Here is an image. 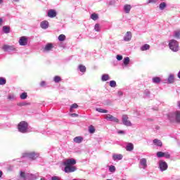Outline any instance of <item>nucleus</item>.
Returning a JSON list of instances; mask_svg holds the SVG:
<instances>
[{
    "mask_svg": "<svg viewBox=\"0 0 180 180\" xmlns=\"http://www.w3.org/2000/svg\"><path fill=\"white\" fill-rule=\"evenodd\" d=\"M3 30H4V33H9V32H10L9 27L4 26Z\"/></svg>",
    "mask_w": 180,
    "mask_h": 180,
    "instance_id": "c03bdc74",
    "label": "nucleus"
},
{
    "mask_svg": "<svg viewBox=\"0 0 180 180\" xmlns=\"http://www.w3.org/2000/svg\"><path fill=\"white\" fill-rule=\"evenodd\" d=\"M156 155H157V157H158V158H161L164 157L165 153L160 151V152H158V153H157Z\"/></svg>",
    "mask_w": 180,
    "mask_h": 180,
    "instance_id": "ea45409f",
    "label": "nucleus"
},
{
    "mask_svg": "<svg viewBox=\"0 0 180 180\" xmlns=\"http://www.w3.org/2000/svg\"><path fill=\"white\" fill-rule=\"evenodd\" d=\"M118 134H124V131H118Z\"/></svg>",
    "mask_w": 180,
    "mask_h": 180,
    "instance_id": "5fc2aeb1",
    "label": "nucleus"
},
{
    "mask_svg": "<svg viewBox=\"0 0 180 180\" xmlns=\"http://www.w3.org/2000/svg\"><path fill=\"white\" fill-rule=\"evenodd\" d=\"M78 69L79 70V72H83V74L86 72V67H85L84 65H79L78 66Z\"/></svg>",
    "mask_w": 180,
    "mask_h": 180,
    "instance_id": "412c9836",
    "label": "nucleus"
},
{
    "mask_svg": "<svg viewBox=\"0 0 180 180\" xmlns=\"http://www.w3.org/2000/svg\"><path fill=\"white\" fill-rule=\"evenodd\" d=\"M6 84V79L4 77H0V85H5Z\"/></svg>",
    "mask_w": 180,
    "mask_h": 180,
    "instance_id": "79ce46f5",
    "label": "nucleus"
},
{
    "mask_svg": "<svg viewBox=\"0 0 180 180\" xmlns=\"http://www.w3.org/2000/svg\"><path fill=\"white\" fill-rule=\"evenodd\" d=\"M40 86H42V87L46 86V82L44 81L41 82Z\"/></svg>",
    "mask_w": 180,
    "mask_h": 180,
    "instance_id": "8fccbe9b",
    "label": "nucleus"
},
{
    "mask_svg": "<svg viewBox=\"0 0 180 180\" xmlns=\"http://www.w3.org/2000/svg\"><path fill=\"white\" fill-rule=\"evenodd\" d=\"M77 108H78V104L77 103H74L70 106V112H72V110L74 109H77Z\"/></svg>",
    "mask_w": 180,
    "mask_h": 180,
    "instance_id": "58836bf2",
    "label": "nucleus"
},
{
    "mask_svg": "<svg viewBox=\"0 0 180 180\" xmlns=\"http://www.w3.org/2000/svg\"><path fill=\"white\" fill-rule=\"evenodd\" d=\"M70 116L72 117H78V114H77V113H72V114H70Z\"/></svg>",
    "mask_w": 180,
    "mask_h": 180,
    "instance_id": "3c124183",
    "label": "nucleus"
},
{
    "mask_svg": "<svg viewBox=\"0 0 180 180\" xmlns=\"http://www.w3.org/2000/svg\"><path fill=\"white\" fill-rule=\"evenodd\" d=\"M14 2H19V0H13Z\"/></svg>",
    "mask_w": 180,
    "mask_h": 180,
    "instance_id": "052dcab7",
    "label": "nucleus"
},
{
    "mask_svg": "<svg viewBox=\"0 0 180 180\" xmlns=\"http://www.w3.org/2000/svg\"><path fill=\"white\" fill-rule=\"evenodd\" d=\"M75 164H77V160L74 158L65 159L63 161V165H65L64 172L66 174L75 172L77 170V167L75 166Z\"/></svg>",
    "mask_w": 180,
    "mask_h": 180,
    "instance_id": "f257e3e1",
    "label": "nucleus"
},
{
    "mask_svg": "<svg viewBox=\"0 0 180 180\" xmlns=\"http://www.w3.org/2000/svg\"><path fill=\"white\" fill-rule=\"evenodd\" d=\"M58 39L59 41H64V40H65V36L64 34H60L58 36Z\"/></svg>",
    "mask_w": 180,
    "mask_h": 180,
    "instance_id": "4c0bfd02",
    "label": "nucleus"
},
{
    "mask_svg": "<svg viewBox=\"0 0 180 180\" xmlns=\"http://www.w3.org/2000/svg\"><path fill=\"white\" fill-rule=\"evenodd\" d=\"M116 58L118 61H122V60H123V56L122 55H117Z\"/></svg>",
    "mask_w": 180,
    "mask_h": 180,
    "instance_id": "a18cd8bd",
    "label": "nucleus"
},
{
    "mask_svg": "<svg viewBox=\"0 0 180 180\" xmlns=\"http://www.w3.org/2000/svg\"><path fill=\"white\" fill-rule=\"evenodd\" d=\"M169 47L172 51L176 53L179 51V43L175 39H171L169 41Z\"/></svg>",
    "mask_w": 180,
    "mask_h": 180,
    "instance_id": "7ed1b4c3",
    "label": "nucleus"
},
{
    "mask_svg": "<svg viewBox=\"0 0 180 180\" xmlns=\"http://www.w3.org/2000/svg\"><path fill=\"white\" fill-rule=\"evenodd\" d=\"M124 11L125 13H130V11H131V6L130 4L124 5Z\"/></svg>",
    "mask_w": 180,
    "mask_h": 180,
    "instance_id": "a211bd4d",
    "label": "nucleus"
},
{
    "mask_svg": "<svg viewBox=\"0 0 180 180\" xmlns=\"http://www.w3.org/2000/svg\"><path fill=\"white\" fill-rule=\"evenodd\" d=\"M95 127H94V125H90L89 127V133L91 134H94V133H95Z\"/></svg>",
    "mask_w": 180,
    "mask_h": 180,
    "instance_id": "c756f323",
    "label": "nucleus"
},
{
    "mask_svg": "<svg viewBox=\"0 0 180 180\" xmlns=\"http://www.w3.org/2000/svg\"><path fill=\"white\" fill-rule=\"evenodd\" d=\"M110 4H115V1H110Z\"/></svg>",
    "mask_w": 180,
    "mask_h": 180,
    "instance_id": "680f3d73",
    "label": "nucleus"
},
{
    "mask_svg": "<svg viewBox=\"0 0 180 180\" xmlns=\"http://www.w3.org/2000/svg\"><path fill=\"white\" fill-rule=\"evenodd\" d=\"M30 103H27L26 101L18 103V106H29Z\"/></svg>",
    "mask_w": 180,
    "mask_h": 180,
    "instance_id": "f704fd0d",
    "label": "nucleus"
},
{
    "mask_svg": "<svg viewBox=\"0 0 180 180\" xmlns=\"http://www.w3.org/2000/svg\"><path fill=\"white\" fill-rule=\"evenodd\" d=\"M96 112H99V113H108V110L102 109V108H96Z\"/></svg>",
    "mask_w": 180,
    "mask_h": 180,
    "instance_id": "e433bc0d",
    "label": "nucleus"
},
{
    "mask_svg": "<svg viewBox=\"0 0 180 180\" xmlns=\"http://www.w3.org/2000/svg\"><path fill=\"white\" fill-rule=\"evenodd\" d=\"M173 37H175V39H180V30L174 31Z\"/></svg>",
    "mask_w": 180,
    "mask_h": 180,
    "instance_id": "c85d7f7f",
    "label": "nucleus"
},
{
    "mask_svg": "<svg viewBox=\"0 0 180 180\" xmlns=\"http://www.w3.org/2000/svg\"><path fill=\"white\" fill-rule=\"evenodd\" d=\"M40 180H46V179H44V177L41 178Z\"/></svg>",
    "mask_w": 180,
    "mask_h": 180,
    "instance_id": "e2e57ef3",
    "label": "nucleus"
},
{
    "mask_svg": "<svg viewBox=\"0 0 180 180\" xmlns=\"http://www.w3.org/2000/svg\"><path fill=\"white\" fill-rule=\"evenodd\" d=\"M51 180H60V179L58 176H54L51 178Z\"/></svg>",
    "mask_w": 180,
    "mask_h": 180,
    "instance_id": "603ef678",
    "label": "nucleus"
},
{
    "mask_svg": "<svg viewBox=\"0 0 180 180\" xmlns=\"http://www.w3.org/2000/svg\"><path fill=\"white\" fill-rule=\"evenodd\" d=\"M153 143L155 146H158V147H162V142L158 139H154Z\"/></svg>",
    "mask_w": 180,
    "mask_h": 180,
    "instance_id": "b1692460",
    "label": "nucleus"
},
{
    "mask_svg": "<svg viewBox=\"0 0 180 180\" xmlns=\"http://www.w3.org/2000/svg\"><path fill=\"white\" fill-rule=\"evenodd\" d=\"M1 4H4V0H0V5Z\"/></svg>",
    "mask_w": 180,
    "mask_h": 180,
    "instance_id": "bf43d9fd",
    "label": "nucleus"
},
{
    "mask_svg": "<svg viewBox=\"0 0 180 180\" xmlns=\"http://www.w3.org/2000/svg\"><path fill=\"white\" fill-rule=\"evenodd\" d=\"M109 79H110V77L108 74H103L101 76V81L103 82H105L106 81H109Z\"/></svg>",
    "mask_w": 180,
    "mask_h": 180,
    "instance_id": "aec40b11",
    "label": "nucleus"
},
{
    "mask_svg": "<svg viewBox=\"0 0 180 180\" xmlns=\"http://www.w3.org/2000/svg\"><path fill=\"white\" fill-rule=\"evenodd\" d=\"M152 82H153V84H160L161 82V78L158 77H153L152 79Z\"/></svg>",
    "mask_w": 180,
    "mask_h": 180,
    "instance_id": "a878e982",
    "label": "nucleus"
},
{
    "mask_svg": "<svg viewBox=\"0 0 180 180\" xmlns=\"http://www.w3.org/2000/svg\"><path fill=\"white\" fill-rule=\"evenodd\" d=\"M168 119L170 122H176L177 123H180V111L170 112L168 115Z\"/></svg>",
    "mask_w": 180,
    "mask_h": 180,
    "instance_id": "f03ea898",
    "label": "nucleus"
},
{
    "mask_svg": "<svg viewBox=\"0 0 180 180\" xmlns=\"http://www.w3.org/2000/svg\"><path fill=\"white\" fill-rule=\"evenodd\" d=\"M47 16L51 18H56L57 16V11L54 9H50L48 11Z\"/></svg>",
    "mask_w": 180,
    "mask_h": 180,
    "instance_id": "9b49d317",
    "label": "nucleus"
},
{
    "mask_svg": "<svg viewBox=\"0 0 180 180\" xmlns=\"http://www.w3.org/2000/svg\"><path fill=\"white\" fill-rule=\"evenodd\" d=\"M125 148L127 151H133V150H134V145H133V143H129L127 144V146Z\"/></svg>",
    "mask_w": 180,
    "mask_h": 180,
    "instance_id": "6ab92c4d",
    "label": "nucleus"
},
{
    "mask_svg": "<svg viewBox=\"0 0 180 180\" xmlns=\"http://www.w3.org/2000/svg\"><path fill=\"white\" fill-rule=\"evenodd\" d=\"M3 20L2 18H0V26L2 25Z\"/></svg>",
    "mask_w": 180,
    "mask_h": 180,
    "instance_id": "4d7b16f0",
    "label": "nucleus"
},
{
    "mask_svg": "<svg viewBox=\"0 0 180 180\" xmlns=\"http://www.w3.org/2000/svg\"><path fill=\"white\" fill-rule=\"evenodd\" d=\"M40 27H41V29H49V21L44 20L41 22Z\"/></svg>",
    "mask_w": 180,
    "mask_h": 180,
    "instance_id": "dca6fc26",
    "label": "nucleus"
},
{
    "mask_svg": "<svg viewBox=\"0 0 180 180\" xmlns=\"http://www.w3.org/2000/svg\"><path fill=\"white\" fill-rule=\"evenodd\" d=\"M7 99H8V101H15L16 95H15V94H9L8 95Z\"/></svg>",
    "mask_w": 180,
    "mask_h": 180,
    "instance_id": "5701e85b",
    "label": "nucleus"
},
{
    "mask_svg": "<svg viewBox=\"0 0 180 180\" xmlns=\"http://www.w3.org/2000/svg\"><path fill=\"white\" fill-rule=\"evenodd\" d=\"M53 49V44H47L45 46L44 51H51V50Z\"/></svg>",
    "mask_w": 180,
    "mask_h": 180,
    "instance_id": "393cba45",
    "label": "nucleus"
},
{
    "mask_svg": "<svg viewBox=\"0 0 180 180\" xmlns=\"http://www.w3.org/2000/svg\"><path fill=\"white\" fill-rule=\"evenodd\" d=\"M20 99L25 100L27 99V93L23 92L20 95Z\"/></svg>",
    "mask_w": 180,
    "mask_h": 180,
    "instance_id": "473e14b6",
    "label": "nucleus"
},
{
    "mask_svg": "<svg viewBox=\"0 0 180 180\" xmlns=\"http://www.w3.org/2000/svg\"><path fill=\"white\" fill-rule=\"evenodd\" d=\"M53 81L56 84H58V82H60V81H61V77L60 76H55L53 77Z\"/></svg>",
    "mask_w": 180,
    "mask_h": 180,
    "instance_id": "72a5a7b5",
    "label": "nucleus"
},
{
    "mask_svg": "<svg viewBox=\"0 0 180 180\" xmlns=\"http://www.w3.org/2000/svg\"><path fill=\"white\" fill-rule=\"evenodd\" d=\"M34 175L29 173H25L24 172H20V180H30L33 179Z\"/></svg>",
    "mask_w": 180,
    "mask_h": 180,
    "instance_id": "39448f33",
    "label": "nucleus"
},
{
    "mask_svg": "<svg viewBox=\"0 0 180 180\" xmlns=\"http://www.w3.org/2000/svg\"><path fill=\"white\" fill-rule=\"evenodd\" d=\"M39 155V153L36 152H29L23 154V157H27L31 160H36Z\"/></svg>",
    "mask_w": 180,
    "mask_h": 180,
    "instance_id": "0eeeda50",
    "label": "nucleus"
},
{
    "mask_svg": "<svg viewBox=\"0 0 180 180\" xmlns=\"http://www.w3.org/2000/svg\"><path fill=\"white\" fill-rule=\"evenodd\" d=\"M110 86L111 88H116V86H117L116 81H115V80L110 81Z\"/></svg>",
    "mask_w": 180,
    "mask_h": 180,
    "instance_id": "c9c22d12",
    "label": "nucleus"
},
{
    "mask_svg": "<svg viewBox=\"0 0 180 180\" xmlns=\"http://www.w3.org/2000/svg\"><path fill=\"white\" fill-rule=\"evenodd\" d=\"M4 175V173L2 171L0 170V178H2V176Z\"/></svg>",
    "mask_w": 180,
    "mask_h": 180,
    "instance_id": "6e6d98bb",
    "label": "nucleus"
},
{
    "mask_svg": "<svg viewBox=\"0 0 180 180\" xmlns=\"http://www.w3.org/2000/svg\"><path fill=\"white\" fill-rule=\"evenodd\" d=\"M27 127H29V124L25 121L20 122L18 125V129L20 133H27Z\"/></svg>",
    "mask_w": 180,
    "mask_h": 180,
    "instance_id": "20e7f679",
    "label": "nucleus"
},
{
    "mask_svg": "<svg viewBox=\"0 0 180 180\" xmlns=\"http://www.w3.org/2000/svg\"><path fill=\"white\" fill-rule=\"evenodd\" d=\"M110 172H115L116 171V167L113 165L109 166Z\"/></svg>",
    "mask_w": 180,
    "mask_h": 180,
    "instance_id": "37998d69",
    "label": "nucleus"
},
{
    "mask_svg": "<svg viewBox=\"0 0 180 180\" xmlns=\"http://www.w3.org/2000/svg\"><path fill=\"white\" fill-rule=\"evenodd\" d=\"M159 8H160V11H164V9H165V8H167V4L165 2L160 3Z\"/></svg>",
    "mask_w": 180,
    "mask_h": 180,
    "instance_id": "7c9ffc66",
    "label": "nucleus"
},
{
    "mask_svg": "<svg viewBox=\"0 0 180 180\" xmlns=\"http://www.w3.org/2000/svg\"><path fill=\"white\" fill-rule=\"evenodd\" d=\"M2 50H4V51H16L15 46L11 45H4Z\"/></svg>",
    "mask_w": 180,
    "mask_h": 180,
    "instance_id": "1a4fd4ad",
    "label": "nucleus"
},
{
    "mask_svg": "<svg viewBox=\"0 0 180 180\" xmlns=\"http://www.w3.org/2000/svg\"><path fill=\"white\" fill-rule=\"evenodd\" d=\"M145 96L146 98H148V96H150V91L148 90L145 91Z\"/></svg>",
    "mask_w": 180,
    "mask_h": 180,
    "instance_id": "de8ad7c7",
    "label": "nucleus"
},
{
    "mask_svg": "<svg viewBox=\"0 0 180 180\" xmlns=\"http://www.w3.org/2000/svg\"><path fill=\"white\" fill-rule=\"evenodd\" d=\"M141 51H146V50H150V45L146 44L141 47Z\"/></svg>",
    "mask_w": 180,
    "mask_h": 180,
    "instance_id": "cd10ccee",
    "label": "nucleus"
},
{
    "mask_svg": "<svg viewBox=\"0 0 180 180\" xmlns=\"http://www.w3.org/2000/svg\"><path fill=\"white\" fill-rule=\"evenodd\" d=\"M174 81H175V79L174 77V75H169L167 79L168 84H174Z\"/></svg>",
    "mask_w": 180,
    "mask_h": 180,
    "instance_id": "4be33fe9",
    "label": "nucleus"
},
{
    "mask_svg": "<svg viewBox=\"0 0 180 180\" xmlns=\"http://www.w3.org/2000/svg\"><path fill=\"white\" fill-rule=\"evenodd\" d=\"M147 4H157V0H148Z\"/></svg>",
    "mask_w": 180,
    "mask_h": 180,
    "instance_id": "49530a36",
    "label": "nucleus"
},
{
    "mask_svg": "<svg viewBox=\"0 0 180 180\" xmlns=\"http://www.w3.org/2000/svg\"><path fill=\"white\" fill-rule=\"evenodd\" d=\"M177 105H178V107H179V109H180V101L178 102Z\"/></svg>",
    "mask_w": 180,
    "mask_h": 180,
    "instance_id": "13d9d810",
    "label": "nucleus"
},
{
    "mask_svg": "<svg viewBox=\"0 0 180 180\" xmlns=\"http://www.w3.org/2000/svg\"><path fill=\"white\" fill-rule=\"evenodd\" d=\"M123 155L122 154H114L112 155V160L114 161L122 160Z\"/></svg>",
    "mask_w": 180,
    "mask_h": 180,
    "instance_id": "f3484780",
    "label": "nucleus"
},
{
    "mask_svg": "<svg viewBox=\"0 0 180 180\" xmlns=\"http://www.w3.org/2000/svg\"><path fill=\"white\" fill-rule=\"evenodd\" d=\"M158 168L161 172H164V171H167V169H168V164L164 160H160L158 163Z\"/></svg>",
    "mask_w": 180,
    "mask_h": 180,
    "instance_id": "423d86ee",
    "label": "nucleus"
},
{
    "mask_svg": "<svg viewBox=\"0 0 180 180\" xmlns=\"http://www.w3.org/2000/svg\"><path fill=\"white\" fill-rule=\"evenodd\" d=\"M130 40H131V32H127L125 34V36L124 37V41H130Z\"/></svg>",
    "mask_w": 180,
    "mask_h": 180,
    "instance_id": "2eb2a0df",
    "label": "nucleus"
},
{
    "mask_svg": "<svg viewBox=\"0 0 180 180\" xmlns=\"http://www.w3.org/2000/svg\"><path fill=\"white\" fill-rule=\"evenodd\" d=\"M94 30L96 32H101V26L99 25V24H96L94 26Z\"/></svg>",
    "mask_w": 180,
    "mask_h": 180,
    "instance_id": "a19ab883",
    "label": "nucleus"
},
{
    "mask_svg": "<svg viewBox=\"0 0 180 180\" xmlns=\"http://www.w3.org/2000/svg\"><path fill=\"white\" fill-rule=\"evenodd\" d=\"M98 18L99 16L96 13H93L91 15V19H92V20H98Z\"/></svg>",
    "mask_w": 180,
    "mask_h": 180,
    "instance_id": "2f4dec72",
    "label": "nucleus"
},
{
    "mask_svg": "<svg viewBox=\"0 0 180 180\" xmlns=\"http://www.w3.org/2000/svg\"><path fill=\"white\" fill-rule=\"evenodd\" d=\"M118 96H123V92L122 91H118Z\"/></svg>",
    "mask_w": 180,
    "mask_h": 180,
    "instance_id": "864d4df0",
    "label": "nucleus"
},
{
    "mask_svg": "<svg viewBox=\"0 0 180 180\" xmlns=\"http://www.w3.org/2000/svg\"><path fill=\"white\" fill-rule=\"evenodd\" d=\"M139 164L141 168H143V169H146V168H147V159L146 158L141 159L139 161Z\"/></svg>",
    "mask_w": 180,
    "mask_h": 180,
    "instance_id": "ddd939ff",
    "label": "nucleus"
},
{
    "mask_svg": "<svg viewBox=\"0 0 180 180\" xmlns=\"http://www.w3.org/2000/svg\"><path fill=\"white\" fill-rule=\"evenodd\" d=\"M130 63V58L126 57L123 60V64L127 67V65H129V63Z\"/></svg>",
    "mask_w": 180,
    "mask_h": 180,
    "instance_id": "bb28decb",
    "label": "nucleus"
},
{
    "mask_svg": "<svg viewBox=\"0 0 180 180\" xmlns=\"http://www.w3.org/2000/svg\"><path fill=\"white\" fill-rule=\"evenodd\" d=\"M122 123L124 126H131V122L129 120V117L126 115H122Z\"/></svg>",
    "mask_w": 180,
    "mask_h": 180,
    "instance_id": "9d476101",
    "label": "nucleus"
},
{
    "mask_svg": "<svg viewBox=\"0 0 180 180\" xmlns=\"http://www.w3.org/2000/svg\"><path fill=\"white\" fill-rule=\"evenodd\" d=\"M73 141L77 144H81L84 141V138L82 136H76L73 139Z\"/></svg>",
    "mask_w": 180,
    "mask_h": 180,
    "instance_id": "4468645a",
    "label": "nucleus"
},
{
    "mask_svg": "<svg viewBox=\"0 0 180 180\" xmlns=\"http://www.w3.org/2000/svg\"><path fill=\"white\" fill-rule=\"evenodd\" d=\"M105 119L109 122H114V123H119V119L116 118L115 117H113V115L110 114L105 115Z\"/></svg>",
    "mask_w": 180,
    "mask_h": 180,
    "instance_id": "6e6552de",
    "label": "nucleus"
},
{
    "mask_svg": "<svg viewBox=\"0 0 180 180\" xmlns=\"http://www.w3.org/2000/svg\"><path fill=\"white\" fill-rule=\"evenodd\" d=\"M20 46H27V37H21L18 41Z\"/></svg>",
    "mask_w": 180,
    "mask_h": 180,
    "instance_id": "f8f14e48",
    "label": "nucleus"
},
{
    "mask_svg": "<svg viewBox=\"0 0 180 180\" xmlns=\"http://www.w3.org/2000/svg\"><path fill=\"white\" fill-rule=\"evenodd\" d=\"M164 157H165V158H170L171 155H169V153H168L167 152V153H165Z\"/></svg>",
    "mask_w": 180,
    "mask_h": 180,
    "instance_id": "09e8293b",
    "label": "nucleus"
}]
</instances>
